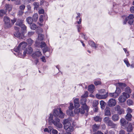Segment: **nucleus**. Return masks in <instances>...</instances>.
Returning <instances> with one entry per match:
<instances>
[{
  "mask_svg": "<svg viewBox=\"0 0 134 134\" xmlns=\"http://www.w3.org/2000/svg\"><path fill=\"white\" fill-rule=\"evenodd\" d=\"M126 128H127V131L128 132H131L132 130V125L131 123L128 124Z\"/></svg>",
  "mask_w": 134,
  "mask_h": 134,
  "instance_id": "a878e982",
  "label": "nucleus"
},
{
  "mask_svg": "<svg viewBox=\"0 0 134 134\" xmlns=\"http://www.w3.org/2000/svg\"><path fill=\"white\" fill-rule=\"evenodd\" d=\"M53 114L56 118L54 120H53V115L52 114H50L48 119V122L51 125L53 124L57 127L61 128L62 127V125L60 123V120L57 117L63 118L64 117L65 114L63 112L60 108H58L54 109Z\"/></svg>",
  "mask_w": 134,
  "mask_h": 134,
  "instance_id": "f257e3e1",
  "label": "nucleus"
},
{
  "mask_svg": "<svg viewBox=\"0 0 134 134\" xmlns=\"http://www.w3.org/2000/svg\"><path fill=\"white\" fill-rule=\"evenodd\" d=\"M27 45L26 42H21L18 45V47H15L14 51L16 53H14V54L16 56L17 53L19 52H21V51L24 49Z\"/></svg>",
  "mask_w": 134,
  "mask_h": 134,
  "instance_id": "20e7f679",
  "label": "nucleus"
},
{
  "mask_svg": "<svg viewBox=\"0 0 134 134\" xmlns=\"http://www.w3.org/2000/svg\"><path fill=\"white\" fill-rule=\"evenodd\" d=\"M132 110L130 108H128L127 109V113H130L132 112Z\"/></svg>",
  "mask_w": 134,
  "mask_h": 134,
  "instance_id": "5fc2aeb1",
  "label": "nucleus"
},
{
  "mask_svg": "<svg viewBox=\"0 0 134 134\" xmlns=\"http://www.w3.org/2000/svg\"><path fill=\"white\" fill-rule=\"evenodd\" d=\"M115 109L116 111L118 114L121 115L122 114H124V110L123 108H121L120 106L116 105L115 107Z\"/></svg>",
  "mask_w": 134,
  "mask_h": 134,
  "instance_id": "6e6552de",
  "label": "nucleus"
},
{
  "mask_svg": "<svg viewBox=\"0 0 134 134\" xmlns=\"http://www.w3.org/2000/svg\"><path fill=\"white\" fill-rule=\"evenodd\" d=\"M48 49L47 47H46L43 49V53H45L46 52L48 51Z\"/></svg>",
  "mask_w": 134,
  "mask_h": 134,
  "instance_id": "603ef678",
  "label": "nucleus"
},
{
  "mask_svg": "<svg viewBox=\"0 0 134 134\" xmlns=\"http://www.w3.org/2000/svg\"><path fill=\"white\" fill-rule=\"evenodd\" d=\"M74 106L76 108H79L80 106L79 103H76L74 104Z\"/></svg>",
  "mask_w": 134,
  "mask_h": 134,
  "instance_id": "680f3d73",
  "label": "nucleus"
},
{
  "mask_svg": "<svg viewBox=\"0 0 134 134\" xmlns=\"http://www.w3.org/2000/svg\"><path fill=\"white\" fill-rule=\"evenodd\" d=\"M38 12L39 14H43L44 13V11L43 9H41L39 10Z\"/></svg>",
  "mask_w": 134,
  "mask_h": 134,
  "instance_id": "864d4df0",
  "label": "nucleus"
},
{
  "mask_svg": "<svg viewBox=\"0 0 134 134\" xmlns=\"http://www.w3.org/2000/svg\"><path fill=\"white\" fill-rule=\"evenodd\" d=\"M132 117V115L130 113H127L125 117L126 119L129 121H131Z\"/></svg>",
  "mask_w": 134,
  "mask_h": 134,
  "instance_id": "cd10ccee",
  "label": "nucleus"
},
{
  "mask_svg": "<svg viewBox=\"0 0 134 134\" xmlns=\"http://www.w3.org/2000/svg\"><path fill=\"white\" fill-rule=\"evenodd\" d=\"M27 41L30 46H31L33 42V41L30 38L27 39Z\"/></svg>",
  "mask_w": 134,
  "mask_h": 134,
  "instance_id": "c9c22d12",
  "label": "nucleus"
},
{
  "mask_svg": "<svg viewBox=\"0 0 134 134\" xmlns=\"http://www.w3.org/2000/svg\"><path fill=\"white\" fill-rule=\"evenodd\" d=\"M26 21L29 24H31L33 21L32 18L31 17H28L26 18Z\"/></svg>",
  "mask_w": 134,
  "mask_h": 134,
  "instance_id": "c756f323",
  "label": "nucleus"
},
{
  "mask_svg": "<svg viewBox=\"0 0 134 134\" xmlns=\"http://www.w3.org/2000/svg\"><path fill=\"white\" fill-rule=\"evenodd\" d=\"M46 45V44L45 42H42L41 43L40 46L41 48L44 47Z\"/></svg>",
  "mask_w": 134,
  "mask_h": 134,
  "instance_id": "de8ad7c7",
  "label": "nucleus"
},
{
  "mask_svg": "<svg viewBox=\"0 0 134 134\" xmlns=\"http://www.w3.org/2000/svg\"><path fill=\"white\" fill-rule=\"evenodd\" d=\"M25 5L23 4L21 5L19 7V8L20 10L23 11L24 9H25Z\"/></svg>",
  "mask_w": 134,
  "mask_h": 134,
  "instance_id": "37998d69",
  "label": "nucleus"
},
{
  "mask_svg": "<svg viewBox=\"0 0 134 134\" xmlns=\"http://www.w3.org/2000/svg\"><path fill=\"white\" fill-rule=\"evenodd\" d=\"M94 88L95 87L94 85H90L88 86V91L91 92H93Z\"/></svg>",
  "mask_w": 134,
  "mask_h": 134,
  "instance_id": "5701e85b",
  "label": "nucleus"
},
{
  "mask_svg": "<svg viewBox=\"0 0 134 134\" xmlns=\"http://www.w3.org/2000/svg\"><path fill=\"white\" fill-rule=\"evenodd\" d=\"M109 95L110 97L114 98H117L119 96L117 92H115L113 93H110L109 94Z\"/></svg>",
  "mask_w": 134,
  "mask_h": 134,
  "instance_id": "4be33fe9",
  "label": "nucleus"
},
{
  "mask_svg": "<svg viewBox=\"0 0 134 134\" xmlns=\"http://www.w3.org/2000/svg\"><path fill=\"white\" fill-rule=\"evenodd\" d=\"M44 132H47L48 133H49L50 132V131L47 128H45L44 130Z\"/></svg>",
  "mask_w": 134,
  "mask_h": 134,
  "instance_id": "69168bd1",
  "label": "nucleus"
},
{
  "mask_svg": "<svg viewBox=\"0 0 134 134\" xmlns=\"http://www.w3.org/2000/svg\"><path fill=\"white\" fill-rule=\"evenodd\" d=\"M43 31L42 29L41 28L39 27L37 31V32L38 34H40Z\"/></svg>",
  "mask_w": 134,
  "mask_h": 134,
  "instance_id": "a18cd8bd",
  "label": "nucleus"
},
{
  "mask_svg": "<svg viewBox=\"0 0 134 134\" xmlns=\"http://www.w3.org/2000/svg\"><path fill=\"white\" fill-rule=\"evenodd\" d=\"M98 104V102L97 100H95L93 101V106L94 107H96Z\"/></svg>",
  "mask_w": 134,
  "mask_h": 134,
  "instance_id": "79ce46f5",
  "label": "nucleus"
},
{
  "mask_svg": "<svg viewBox=\"0 0 134 134\" xmlns=\"http://www.w3.org/2000/svg\"><path fill=\"white\" fill-rule=\"evenodd\" d=\"M108 94L107 93L105 95H101L97 94L96 95V97L98 99H105L108 97Z\"/></svg>",
  "mask_w": 134,
  "mask_h": 134,
  "instance_id": "f8f14e48",
  "label": "nucleus"
},
{
  "mask_svg": "<svg viewBox=\"0 0 134 134\" xmlns=\"http://www.w3.org/2000/svg\"><path fill=\"white\" fill-rule=\"evenodd\" d=\"M32 51V49L31 47H29L28 48H26V51H24L23 54L22 55L21 52H19L17 53L16 56L21 58H23L25 56L26 54H30L31 53Z\"/></svg>",
  "mask_w": 134,
  "mask_h": 134,
  "instance_id": "39448f33",
  "label": "nucleus"
},
{
  "mask_svg": "<svg viewBox=\"0 0 134 134\" xmlns=\"http://www.w3.org/2000/svg\"><path fill=\"white\" fill-rule=\"evenodd\" d=\"M77 16L76 17V19L77 20V22L78 24H80L81 23L82 19L80 18V13H77Z\"/></svg>",
  "mask_w": 134,
  "mask_h": 134,
  "instance_id": "f3484780",
  "label": "nucleus"
},
{
  "mask_svg": "<svg viewBox=\"0 0 134 134\" xmlns=\"http://www.w3.org/2000/svg\"><path fill=\"white\" fill-rule=\"evenodd\" d=\"M52 133L53 134H57L58 131L55 129H53L52 131Z\"/></svg>",
  "mask_w": 134,
  "mask_h": 134,
  "instance_id": "4d7b16f0",
  "label": "nucleus"
},
{
  "mask_svg": "<svg viewBox=\"0 0 134 134\" xmlns=\"http://www.w3.org/2000/svg\"><path fill=\"white\" fill-rule=\"evenodd\" d=\"M125 91L126 93L129 94L131 93V90L129 87H127L125 88Z\"/></svg>",
  "mask_w": 134,
  "mask_h": 134,
  "instance_id": "473e14b6",
  "label": "nucleus"
},
{
  "mask_svg": "<svg viewBox=\"0 0 134 134\" xmlns=\"http://www.w3.org/2000/svg\"><path fill=\"white\" fill-rule=\"evenodd\" d=\"M20 27L23 31L24 32L26 31L27 27L24 24H23Z\"/></svg>",
  "mask_w": 134,
  "mask_h": 134,
  "instance_id": "ea45409f",
  "label": "nucleus"
},
{
  "mask_svg": "<svg viewBox=\"0 0 134 134\" xmlns=\"http://www.w3.org/2000/svg\"><path fill=\"white\" fill-rule=\"evenodd\" d=\"M77 27L78 29V32H80V30L82 28L81 25H77Z\"/></svg>",
  "mask_w": 134,
  "mask_h": 134,
  "instance_id": "3c124183",
  "label": "nucleus"
},
{
  "mask_svg": "<svg viewBox=\"0 0 134 134\" xmlns=\"http://www.w3.org/2000/svg\"><path fill=\"white\" fill-rule=\"evenodd\" d=\"M33 5L34 6V9L37 10L39 7V3L37 2H35L33 3Z\"/></svg>",
  "mask_w": 134,
  "mask_h": 134,
  "instance_id": "72a5a7b5",
  "label": "nucleus"
},
{
  "mask_svg": "<svg viewBox=\"0 0 134 134\" xmlns=\"http://www.w3.org/2000/svg\"><path fill=\"white\" fill-rule=\"evenodd\" d=\"M63 124L64 125V128L67 131H72L74 130V127L70 122L69 119H66L64 120Z\"/></svg>",
  "mask_w": 134,
  "mask_h": 134,
  "instance_id": "7ed1b4c3",
  "label": "nucleus"
},
{
  "mask_svg": "<svg viewBox=\"0 0 134 134\" xmlns=\"http://www.w3.org/2000/svg\"><path fill=\"white\" fill-rule=\"evenodd\" d=\"M74 108V107L73 106V104L72 103H70V106L69 107V109L72 110Z\"/></svg>",
  "mask_w": 134,
  "mask_h": 134,
  "instance_id": "09e8293b",
  "label": "nucleus"
},
{
  "mask_svg": "<svg viewBox=\"0 0 134 134\" xmlns=\"http://www.w3.org/2000/svg\"><path fill=\"white\" fill-rule=\"evenodd\" d=\"M128 20V19L127 18V17H126L124 21L123 24H126Z\"/></svg>",
  "mask_w": 134,
  "mask_h": 134,
  "instance_id": "e2e57ef3",
  "label": "nucleus"
},
{
  "mask_svg": "<svg viewBox=\"0 0 134 134\" xmlns=\"http://www.w3.org/2000/svg\"><path fill=\"white\" fill-rule=\"evenodd\" d=\"M88 43L91 47H94L95 48H97L98 45L96 44L93 41H88Z\"/></svg>",
  "mask_w": 134,
  "mask_h": 134,
  "instance_id": "aec40b11",
  "label": "nucleus"
},
{
  "mask_svg": "<svg viewBox=\"0 0 134 134\" xmlns=\"http://www.w3.org/2000/svg\"><path fill=\"white\" fill-rule=\"evenodd\" d=\"M94 120L96 122L100 121L101 120V118L99 116H96L94 118Z\"/></svg>",
  "mask_w": 134,
  "mask_h": 134,
  "instance_id": "e433bc0d",
  "label": "nucleus"
},
{
  "mask_svg": "<svg viewBox=\"0 0 134 134\" xmlns=\"http://www.w3.org/2000/svg\"><path fill=\"white\" fill-rule=\"evenodd\" d=\"M130 11L132 13H134V7L132 6L130 8Z\"/></svg>",
  "mask_w": 134,
  "mask_h": 134,
  "instance_id": "052dcab7",
  "label": "nucleus"
},
{
  "mask_svg": "<svg viewBox=\"0 0 134 134\" xmlns=\"http://www.w3.org/2000/svg\"><path fill=\"white\" fill-rule=\"evenodd\" d=\"M99 125H97L96 124H94L93 127V131H95L99 129Z\"/></svg>",
  "mask_w": 134,
  "mask_h": 134,
  "instance_id": "f704fd0d",
  "label": "nucleus"
},
{
  "mask_svg": "<svg viewBox=\"0 0 134 134\" xmlns=\"http://www.w3.org/2000/svg\"><path fill=\"white\" fill-rule=\"evenodd\" d=\"M94 84L96 86L100 85L101 84V82L100 81H96L94 82Z\"/></svg>",
  "mask_w": 134,
  "mask_h": 134,
  "instance_id": "8fccbe9b",
  "label": "nucleus"
},
{
  "mask_svg": "<svg viewBox=\"0 0 134 134\" xmlns=\"http://www.w3.org/2000/svg\"><path fill=\"white\" fill-rule=\"evenodd\" d=\"M119 134H125L124 131L123 130H121L119 132Z\"/></svg>",
  "mask_w": 134,
  "mask_h": 134,
  "instance_id": "338daca9",
  "label": "nucleus"
},
{
  "mask_svg": "<svg viewBox=\"0 0 134 134\" xmlns=\"http://www.w3.org/2000/svg\"><path fill=\"white\" fill-rule=\"evenodd\" d=\"M44 37V35L42 34H38V39L40 40H43Z\"/></svg>",
  "mask_w": 134,
  "mask_h": 134,
  "instance_id": "4c0bfd02",
  "label": "nucleus"
},
{
  "mask_svg": "<svg viewBox=\"0 0 134 134\" xmlns=\"http://www.w3.org/2000/svg\"><path fill=\"white\" fill-rule=\"evenodd\" d=\"M100 105L101 108L103 109L105 108V106L106 105V103L103 100H101L100 102Z\"/></svg>",
  "mask_w": 134,
  "mask_h": 134,
  "instance_id": "bb28decb",
  "label": "nucleus"
},
{
  "mask_svg": "<svg viewBox=\"0 0 134 134\" xmlns=\"http://www.w3.org/2000/svg\"><path fill=\"white\" fill-rule=\"evenodd\" d=\"M87 94L86 93L81 96L82 98L80 100V103L82 105L81 106V108H80L75 109L74 112L75 114H84L85 111L86 112H88L89 108L86 104V97H87Z\"/></svg>",
  "mask_w": 134,
  "mask_h": 134,
  "instance_id": "f03ea898",
  "label": "nucleus"
},
{
  "mask_svg": "<svg viewBox=\"0 0 134 134\" xmlns=\"http://www.w3.org/2000/svg\"><path fill=\"white\" fill-rule=\"evenodd\" d=\"M110 118L109 117H106L104 118L103 119V121L107 125L111 121Z\"/></svg>",
  "mask_w": 134,
  "mask_h": 134,
  "instance_id": "393cba45",
  "label": "nucleus"
},
{
  "mask_svg": "<svg viewBox=\"0 0 134 134\" xmlns=\"http://www.w3.org/2000/svg\"><path fill=\"white\" fill-rule=\"evenodd\" d=\"M72 110L69 109L67 110L66 111V113L67 114L71 116H73L74 115L73 112Z\"/></svg>",
  "mask_w": 134,
  "mask_h": 134,
  "instance_id": "7c9ffc66",
  "label": "nucleus"
},
{
  "mask_svg": "<svg viewBox=\"0 0 134 134\" xmlns=\"http://www.w3.org/2000/svg\"><path fill=\"white\" fill-rule=\"evenodd\" d=\"M79 98H76L74 100V104L79 103Z\"/></svg>",
  "mask_w": 134,
  "mask_h": 134,
  "instance_id": "6e6d98bb",
  "label": "nucleus"
},
{
  "mask_svg": "<svg viewBox=\"0 0 134 134\" xmlns=\"http://www.w3.org/2000/svg\"><path fill=\"white\" fill-rule=\"evenodd\" d=\"M38 18V15L37 14H35L33 16V20L34 21H37Z\"/></svg>",
  "mask_w": 134,
  "mask_h": 134,
  "instance_id": "2f4dec72",
  "label": "nucleus"
},
{
  "mask_svg": "<svg viewBox=\"0 0 134 134\" xmlns=\"http://www.w3.org/2000/svg\"><path fill=\"white\" fill-rule=\"evenodd\" d=\"M105 116H110V109L109 107H106L104 110Z\"/></svg>",
  "mask_w": 134,
  "mask_h": 134,
  "instance_id": "dca6fc26",
  "label": "nucleus"
},
{
  "mask_svg": "<svg viewBox=\"0 0 134 134\" xmlns=\"http://www.w3.org/2000/svg\"><path fill=\"white\" fill-rule=\"evenodd\" d=\"M43 15H40V17L39 19L41 23H42L43 21Z\"/></svg>",
  "mask_w": 134,
  "mask_h": 134,
  "instance_id": "bf43d9fd",
  "label": "nucleus"
},
{
  "mask_svg": "<svg viewBox=\"0 0 134 134\" xmlns=\"http://www.w3.org/2000/svg\"><path fill=\"white\" fill-rule=\"evenodd\" d=\"M34 32H29L28 33V35L29 37H30L34 34Z\"/></svg>",
  "mask_w": 134,
  "mask_h": 134,
  "instance_id": "13d9d810",
  "label": "nucleus"
},
{
  "mask_svg": "<svg viewBox=\"0 0 134 134\" xmlns=\"http://www.w3.org/2000/svg\"><path fill=\"white\" fill-rule=\"evenodd\" d=\"M41 59L42 62H46V60L45 59V57H44V56H43L42 58H41Z\"/></svg>",
  "mask_w": 134,
  "mask_h": 134,
  "instance_id": "774afa93",
  "label": "nucleus"
},
{
  "mask_svg": "<svg viewBox=\"0 0 134 134\" xmlns=\"http://www.w3.org/2000/svg\"><path fill=\"white\" fill-rule=\"evenodd\" d=\"M42 55L41 53L39 51H36L34 53L32 54V56L34 58H35L36 57H39Z\"/></svg>",
  "mask_w": 134,
  "mask_h": 134,
  "instance_id": "2eb2a0df",
  "label": "nucleus"
},
{
  "mask_svg": "<svg viewBox=\"0 0 134 134\" xmlns=\"http://www.w3.org/2000/svg\"><path fill=\"white\" fill-rule=\"evenodd\" d=\"M127 103L128 105L130 106L133 105V102L132 100L129 99L127 100Z\"/></svg>",
  "mask_w": 134,
  "mask_h": 134,
  "instance_id": "58836bf2",
  "label": "nucleus"
},
{
  "mask_svg": "<svg viewBox=\"0 0 134 134\" xmlns=\"http://www.w3.org/2000/svg\"><path fill=\"white\" fill-rule=\"evenodd\" d=\"M119 119V116L118 114H114L112 117V119L114 121H118Z\"/></svg>",
  "mask_w": 134,
  "mask_h": 134,
  "instance_id": "6ab92c4d",
  "label": "nucleus"
},
{
  "mask_svg": "<svg viewBox=\"0 0 134 134\" xmlns=\"http://www.w3.org/2000/svg\"><path fill=\"white\" fill-rule=\"evenodd\" d=\"M118 85L119 86L120 88L123 90L124 87L126 86V85L124 83H118Z\"/></svg>",
  "mask_w": 134,
  "mask_h": 134,
  "instance_id": "b1692460",
  "label": "nucleus"
},
{
  "mask_svg": "<svg viewBox=\"0 0 134 134\" xmlns=\"http://www.w3.org/2000/svg\"><path fill=\"white\" fill-rule=\"evenodd\" d=\"M123 50H124V51L125 52V53L126 54L127 56H128L129 55V54L128 52L127 51V50L126 48H124Z\"/></svg>",
  "mask_w": 134,
  "mask_h": 134,
  "instance_id": "0e129e2a",
  "label": "nucleus"
},
{
  "mask_svg": "<svg viewBox=\"0 0 134 134\" xmlns=\"http://www.w3.org/2000/svg\"><path fill=\"white\" fill-rule=\"evenodd\" d=\"M120 122L121 125L123 127L126 128L129 124L128 122H127L125 119L124 118L121 119L120 120Z\"/></svg>",
  "mask_w": 134,
  "mask_h": 134,
  "instance_id": "9b49d317",
  "label": "nucleus"
},
{
  "mask_svg": "<svg viewBox=\"0 0 134 134\" xmlns=\"http://www.w3.org/2000/svg\"><path fill=\"white\" fill-rule=\"evenodd\" d=\"M116 104V100L113 98L110 99L108 103V104L109 107H112L115 106Z\"/></svg>",
  "mask_w": 134,
  "mask_h": 134,
  "instance_id": "9d476101",
  "label": "nucleus"
},
{
  "mask_svg": "<svg viewBox=\"0 0 134 134\" xmlns=\"http://www.w3.org/2000/svg\"><path fill=\"white\" fill-rule=\"evenodd\" d=\"M124 61L127 67H129L130 66V64L129 63L127 58L125 59L124 60Z\"/></svg>",
  "mask_w": 134,
  "mask_h": 134,
  "instance_id": "a19ab883",
  "label": "nucleus"
},
{
  "mask_svg": "<svg viewBox=\"0 0 134 134\" xmlns=\"http://www.w3.org/2000/svg\"><path fill=\"white\" fill-rule=\"evenodd\" d=\"M4 21L6 27H9L11 26V24L10 23V20L8 17L6 16H5L4 17Z\"/></svg>",
  "mask_w": 134,
  "mask_h": 134,
  "instance_id": "1a4fd4ad",
  "label": "nucleus"
},
{
  "mask_svg": "<svg viewBox=\"0 0 134 134\" xmlns=\"http://www.w3.org/2000/svg\"><path fill=\"white\" fill-rule=\"evenodd\" d=\"M134 18V17L133 15L132 14L130 15L128 17H127L128 20H129L128 23L130 25H132L133 24V20Z\"/></svg>",
  "mask_w": 134,
  "mask_h": 134,
  "instance_id": "ddd939ff",
  "label": "nucleus"
},
{
  "mask_svg": "<svg viewBox=\"0 0 134 134\" xmlns=\"http://www.w3.org/2000/svg\"><path fill=\"white\" fill-rule=\"evenodd\" d=\"M24 12L23 10H19L18 13V15L19 16H21L22 15L24 14Z\"/></svg>",
  "mask_w": 134,
  "mask_h": 134,
  "instance_id": "49530a36",
  "label": "nucleus"
},
{
  "mask_svg": "<svg viewBox=\"0 0 134 134\" xmlns=\"http://www.w3.org/2000/svg\"><path fill=\"white\" fill-rule=\"evenodd\" d=\"M5 10L6 11V12L7 11L9 12L11 10L12 8V6L11 5L9 4H6L5 6Z\"/></svg>",
  "mask_w": 134,
  "mask_h": 134,
  "instance_id": "4468645a",
  "label": "nucleus"
},
{
  "mask_svg": "<svg viewBox=\"0 0 134 134\" xmlns=\"http://www.w3.org/2000/svg\"><path fill=\"white\" fill-rule=\"evenodd\" d=\"M130 95L129 94L124 92L122 93V95L120 96L118 98V100L120 102H125L126 99L129 98Z\"/></svg>",
  "mask_w": 134,
  "mask_h": 134,
  "instance_id": "423d86ee",
  "label": "nucleus"
},
{
  "mask_svg": "<svg viewBox=\"0 0 134 134\" xmlns=\"http://www.w3.org/2000/svg\"><path fill=\"white\" fill-rule=\"evenodd\" d=\"M120 88V87L118 88L117 87L116 90L115 91V92H117V93L118 94V95L121 92V90Z\"/></svg>",
  "mask_w": 134,
  "mask_h": 134,
  "instance_id": "c03bdc74",
  "label": "nucleus"
},
{
  "mask_svg": "<svg viewBox=\"0 0 134 134\" xmlns=\"http://www.w3.org/2000/svg\"><path fill=\"white\" fill-rule=\"evenodd\" d=\"M14 29L16 30L14 34V36L19 39L23 38V34L21 33H20L19 32L20 29L17 27H15Z\"/></svg>",
  "mask_w": 134,
  "mask_h": 134,
  "instance_id": "0eeeda50",
  "label": "nucleus"
},
{
  "mask_svg": "<svg viewBox=\"0 0 134 134\" xmlns=\"http://www.w3.org/2000/svg\"><path fill=\"white\" fill-rule=\"evenodd\" d=\"M108 126H110L111 128H116L117 127V125L114 123L113 122L111 121L107 125Z\"/></svg>",
  "mask_w": 134,
  "mask_h": 134,
  "instance_id": "a211bd4d",
  "label": "nucleus"
},
{
  "mask_svg": "<svg viewBox=\"0 0 134 134\" xmlns=\"http://www.w3.org/2000/svg\"><path fill=\"white\" fill-rule=\"evenodd\" d=\"M23 20L22 19H18L15 24L16 25L20 27L23 24Z\"/></svg>",
  "mask_w": 134,
  "mask_h": 134,
  "instance_id": "412c9836",
  "label": "nucleus"
},
{
  "mask_svg": "<svg viewBox=\"0 0 134 134\" xmlns=\"http://www.w3.org/2000/svg\"><path fill=\"white\" fill-rule=\"evenodd\" d=\"M30 27L31 29L33 30H35L36 29L38 28L37 26L34 23L30 24Z\"/></svg>",
  "mask_w": 134,
  "mask_h": 134,
  "instance_id": "c85d7f7f",
  "label": "nucleus"
}]
</instances>
